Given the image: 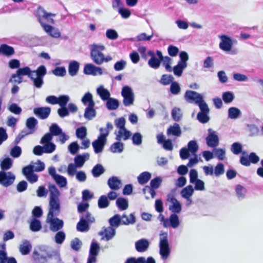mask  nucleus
<instances>
[{"label":"nucleus","instance_id":"55","mask_svg":"<svg viewBox=\"0 0 263 263\" xmlns=\"http://www.w3.org/2000/svg\"><path fill=\"white\" fill-rule=\"evenodd\" d=\"M143 136L141 133L137 132L134 133L132 137V140L133 144L135 145H140L142 143Z\"/></svg>","mask_w":263,"mask_h":263},{"label":"nucleus","instance_id":"18","mask_svg":"<svg viewBox=\"0 0 263 263\" xmlns=\"http://www.w3.org/2000/svg\"><path fill=\"white\" fill-rule=\"evenodd\" d=\"M51 112V108L49 107H39L33 109L34 114L42 120L48 118Z\"/></svg>","mask_w":263,"mask_h":263},{"label":"nucleus","instance_id":"58","mask_svg":"<svg viewBox=\"0 0 263 263\" xmlns=\"http://www.w3.org/2000/svg\"><path fill=\"white\" fill-rule=\"evenodd\" d=\"M96 116V111L95 109H85L84 117L87 120H91Z\"/></svg>","mask_w":263,"mask_h":263},{"label":"nucleus","instance_id":"1","mask_svg":"<svg viewBox=\"0 0 263 263\" xmlns=\"http://www.w3.org/2000/svg\"><path fill=\"white\" fill-rule=\"evenodd\" d=\"M37 13L39 16L38 20L40 23L42 27L43 28L44 31L47 32L50 36L54 38H59L61 36V32L57 28L53 26L46 24L42 22L41 17L47 20L49 23H54V20L53 18H49L50 16H55V14L47 12L43 8L39 7Z\"/></svg>","mask_w":263,"mask_h":263},{"label":"nucleus","instance_id":"38","mask_svg":"<svg viewBox=\"0 0 263 263\" xmlns=\"http://www.w3.org/2000/svg\"><path fill=\"white\" fill-rule=\"evenodd\" d=\"M194 191V189L193 186L189 185L181 190L180 194L183 198H189L193 195Z\"/></svg>","mask_w":263,"mask_h":263},{"label":"nucleus","instance_id":"12","mask_svg":"<svg viewBox=\"0 0 263 263\" xmlns=\"http://www.w3.org/2000/svg\"><path fill=\"white\" fill-rule=\"evenodd\" d=\"M184 97L187 102L196 104L199 103L203 99V96L201 94L193 90H186Z\"/></svg>","mask_w":263,"mask_h":263},{"label":"nucleus","instance_id":"8","mask_svg":"<svg viewBox=\"0 0 263 263\" xmlns=\"http://www.w3.org/2000/svg\"><path fill=\"white\" fill-rule=\"evenodd\" d=\"M48 173L60 187H64L67 185V179L62 175L57 174L54 166H51L48 168Z\"/></svg>","mask_w":263,"mask_h":263},{"label":"nucleus","instance_id":"32","mask_svg":"<svg viewBox=\"0 0 263 263\" xmlns=\"http://www.w3.org/2000/svg\"><path fill=\"white\" fill-rule=\"evenodd\" d=\"M180 224L179 217L176 214H172L167 219V227H171L173 229L177 228Z\"/></svg>","mask_w":263,"mask_h":263},{"label":"nucleus","instance_id":"39","mask_svg":"<svg viewBox=\"0 0 263 263\" xmlns=\"http://www.w3.org/2000/svg\"><path fill=\"white\" fill-rule=\"evenodd\" d=\"M121 217V224L124 225H128L134 224L136 222V217L133 214L129 215V217L125 214H123Z\"/></svg>","mask_w":263,"mask_h":263},{"label":"nucleus","instance_id":"35","mask_svg":"<svg viewBox=\"0 0 263 263\" xmlns=\"http://www.w3.org/2000/svg\"><path fill=\"white\" fill-rule=\"evenodd\" d=\"M228 118L231 119H236L240 117L241 115L239 109L235 107H231L228 109Z\"/></svg>","mask_w":263,"mask_h":263},{"label":"nucleus","instance_id":"60","mask_svg":"<svg viewBox=\"0 0 263 263\" xmlns=\"http://www.w3.org/2000/svg\"><path fill=\"white\" fill-rule=\"evenodd\" d=\"M231 150L235 155H239L242 150V146L239 142H234L231 145Z\"/></svg>","mask_w":263,"mask_h":263},{"label":"nucleus","instance_id":"40","mask_svg":"<svg viewBox=\"0 0 263 263\" xmlns=\"http://www.w3.org/2000/svg\"><path fill=\"white\" fill-rule=\"evenodd\" d=\"M105 172V169L100 164H97L93 166L91 173L94 177H98Z\"/></svg>","mask_w":263,"mask_h":263},{"label":"nucleus","instance_id":"50","mask_svg":"<svg viewBox=\"0 0 263 263\" xmlns=\"http://www.w3.org/2000/svg\"><path fill=\"white\" fill-rule=\"evenodd\" d=\"M173 119L176 122H179L182 117L181 110L179 108L174 107L171 112Z\"/></svg>","mask_w":263,"mask_h":263},{"label":"nucleus","instance_id":"33","mask_svg":"<svg viewBox=\"0 0 263 263\" xmlns=\"http://www.w3.org/2000/svg\"><path fill=\"white\" fill-rule=\"evenodd\" d=\"M151 177L152 175L149 172H143L138 176L137 180L140 184L143 185L147 183Z\"/></svg>","mask_w":263,"mask_h":263},{"label":"nucleus","instance_id":"3","mask_svg":"<svg viewBox=\"0 0 263 263\" xmlns=\"http://www.w3.org/2000/svg\"><path fill=\"white\" fill-rule=\"evenodd\" d=\"M105 47L101 45L92 44L90 46V55L92 61L96 64L101 65L103 64L104 54L102 51Z\"/></svg>","mask_w":263,"mask_h":263},{"label":"nucleus","instance_id":"26","mask_svg":"<svg viewBox=\"0 0 263 263\" xmlns=\"http://www.w3.org/2000/svg\"><path fill=\"white\" fill-rule=\"evenodd\" d=\"M48 189L50 192V200H60L59 197L60 192L56 185L53 184H49Z\"/></svg>","mask_w":263,"mask_h":263},{"label":"nucleus","instance_id":"43","mask_svg":"<svg viewBox=\"0 0 263 263\" xmlns=\"http://www.w3.org/2000/svg\"><path fill=\"white\" fill-rule=\"evenodd\" d=\"M13 161L9 158H5L1 163V171H5L9 170L12 166Z\"/></svg>","mask_w":263,"mask_h":263},{"label":"nucleus","instance_id":"59","mask_svg":"<svg viewBox=\"0 0 263 263\" xmlns=\"http://www.w3.org/2000/svg\"><path fill=\"white\" fill-rule=\"evenodd\" d=\"M170 90L171 93L174 95L179 94L181 91V88L179 83L175 81L172 82L170 86Z\"/></svg>","mask_w":263,"mask_h":263},{"label":"nucleus","instance_id":"22","mask_svg":"<svg viewBox=\"0 0 263 263\" xmlns=\"http://www.w3.org/2000/svg\"><path fill=\"white\" fill-rule=\"evenodd\" d=\"M107 184L111 190L117 191L121 187L122 182L117 177L112 176L108 179Z\"/></svg>","mask_w":263,"mask_h":263},{"label":"nucleus","instance_id":"31","mask_svg":"<svg viewBox=\"0 0 263 263\" xmlns=\"http://www.w3.org/2000/svg\"><path fill=\"white\" fill-rule=\"evenodd\" d=\"M120 103L118 99L110 97L106 101V107L109 110H116L119 106Z\"/></svg>","mask_w":263,"mask_h":263},{"label":"nucleus","instance_id":"37","mask_svg":"<svg viewBox=\"0 0 263 263\" xmlns=\"http://www.w3.org/2000/svg\"><path fill=\"white\" fill-rule=\"evenodd\" d=\"M120 141L114 142L110 147V151L113 153H121L124 150V144Z\"/></svg>","mask_w":263,"mask_h":263},{"label":"nucleus","instance_id":"41","mask_svg":"<svg viewBox=\"0 0 263 263\" xmlns=\"http://www.w3.org/2000/svg\"><path fill=\"white\" fill-rule=\"evenodd\" d=\"M116 205L120 210H125L128 206V200L124 198H118L116 200Z\"/></svg>","mask_w":263,"mask_h":263},{"label":"nucleus","instance_id":"16","mask_svg":"<svg viewBox=\"0 0 263 263\" xmlns=\"http://www.w3.org/2000/svg\"><path fill=\"white\" fill-rule=\"evenodd\" d=\"M209 134L206 137V144L211 147H215L219 144V138L216 132L211 128L208 129Z\"/></svg>","mask_w":263,"mask_h":263},{"label":"nucleus","instance_id":"30","mask_svg":"<svg viewBox=\"0 0 263 263\" xmlns=\"http://www.w3.org/2000/svg\"><path fill=\"white\" fill-rule=\"evenodd\" d=\"M80 68V64L76 61H71L68 65V73L69 74L73 77L77 74Z\"/></svg>","mask_w":263,"mask_h":263},{"label":"nucleus","instance_id":"10","mask_svg":"<svg viewBox=\"0 0 263 263\" xmlns=\"http://www.w3.org/2000/svg\"><path fill=\"white\" fill-rule=\"evenodd\" d=\"M106 133L105 135H99L97 139L93 141L92 143V146L96 154L101 153L107 141Z\"/></svg>","mask_w":263,"mask_h":263},{"label":"nucleus","instance_id":"49","mask_svg":"<svg viewBox=\"0 0 263 263\" xmlns=\"http://www.w3.org/2000/svg\"><path fill=\"white\" fill-rule=\"evenodd\" d=\"M35 76L43 78L47 73V69L44 65L40 66L36 70L32 71Z\"/></svg>","mask_w":263,"mask_h":263},{"label":"nucleus","instance_id":"44","mask_svg":"<svg viewBox=\"0 0 263 263\" xmlns=\"http://www.w3.org/2000/svg\"><path fill=\"white\" fill-rule=\"evenodd\" d=\"M30 79L32 81L33 84L35 87L37 88H42L44 84L43 78L36 77L34 74L32 73Z\"/></svg>","mask_w":263,"mask_h":263},{"label":"nucleus","instance_id":"23","mask_svg":"<svg viewBox=\"0 0 263 263\" xmlns=\"http://www.w3.org/2000/svg\"><path fill=\"white\" fill-rule=\"evenodd\" d=\"M149 243L146 239L142 238L135 242V248L138 252H144L148 248Z\"/></svg>","mask_w":263,"mask_h":263},{"label":"nucleus","instance_id":"2","mask_svg":"<svg viewBox=\"0 0 263 263\" xmlns=\"http://www.w3.org/2000/svg\"><path fill=\"white\" fill-rule=\"evenodd\" d=\"M220 42L219 45L220 49L231 54H236L238 51L236 48H233V45L236 42V40H233L226 35H221L219 36Z\"/></svg>","mask_w":263,"mask_h":263},{"label":"nucleus","instance_id":"51","mask_svg":"<svg viewBox=\"0 0 263 263\" xmlns=\"http://www.w3.org/2000/svg\"><path fill=\"white\" fill-rule=\"evenodd\" d=\"M89 224L87 221L80 219L77 224V230L81 232H86L89 230Z\"/></svg>","mask_w":263,"mask_h":263},{"label":"nucleus","instance_id":"63","mask_svg":"<svg viewBox=\"0 0 263 263\" xmlns=\"http://www.w3.org/2000/svg\"><path fill=\"white\" fill-rule=\"evenodd\" d=\"M58 104L61 107L66 106L70 98L68 95H61L58 98Z\"/></svg>","mask_w":263,"mask_h":263},{"label":"nucleus","instance_id":"4","mask_svg":"<svg viewBox=\"0 0 263 263\" xmlns=\"http://www.w3.org/2000/svg\"><path fill=\"white\" fill-rule=\"evenodd\" d=\"M160 235L159 253L161 255V258L163 260H165L168 258L171 253V249L167 239V233L166 232H162Z\"/></svg>","mask_w":263,"mask_h":263},{"label":"nucleus","instance_id":"57","mask_svg":"<svg viewBox=\"0 0 263 263\" xmlns=\"http://www.w3.org/2000/svg\"><path fill=\"white\" fill-rule=\"evenodd\" d=\"M174 77L170 74H163L162 76L160 83L163 85L171 84L174 81Z\"/></svg>","mask_w":263,"mask_h":263},{"label":"nucleus","instance_id":"53","mask_svg":"<svg viewBox=\"0 0 263 263\" xmlns=\"http://www.w3.org/2000/svg\"><path fill=\"white\" fill-rule=\"evenodd\" d=\"M76 135L78 138L84 139L87 136V128L85 126H81L76 129Z\"/></svg>","mask_w":263,"mask_h":263},{"label":"nucleus","instance_id":"54","mask_svg":"<svg viewBox=\"0 0 263 263\" xmlns=\"http://www.w3.org/2000/svg\"><path fill=\"white\" fill-rule=\"evenodd\" d=\"M49 133L52 134V136H57L62 133V129L56 123H53L49 127Z\"/></svg>","mask_w":263,"mask_h":263},{"label":"nucleus","instance_id":"5","mask_svg":"<svg viewBox=\"0 0 263 263\" xmlns=\"http://www.w3.org/2000/svg\"><path fill=\"white\" fill-rule=\"evenodd\" d=\"M51 256L48 251V247L45 246L39 247V251L34 250L33 253V257L38 263H46L47 259Z\"/></svg>","mask_w":263,"mask_h":263},{"label":"nucleus","instance_id":"6","mask_svg":"<svg viewBox=\"0 0 263 263\" xmlns=\"http://www.w3.org/2000/svg\"><path fill=\"white\" fill-rule=\"evenodd\" d=\"M121 93L123 98V104L125 106H129L133 105L135 100V95L130 87L127 85L123 86Z\"/></svg>","mask_w":263,"mask_h":263},{"label":"nucleus","instance_id":"47","mask_svg":"<svg viewBox=\"0 0 263 263\" xmlns=\"http://www.w3.org/2000/svg\"><path fill=\"white\" fill-rule=\"evenodd\" d=\"M198 148V145L195 140H191L188 142L187 149L192 155H196Z\"/></svg>","mask_w":263,"mask_h":263},{"label":"nucleus","instance_id":"9","mask_svg":"<svg viewBox=\"0 0 263 263\" xmlns=\"http://www.w3.org/2000/svg\"><path fill=\"white\" fill-rule=\"evenodd\" d=\"M15 179V175L11 172L0 171V184L4 187L12 185Z\"/></svg>","mask_w":263,"mask_h":263},{"label":"nucleus","instance_id":"13","mask_svg":"<svg viewBox=\"0 0 263 263\" xmlns=\"http://www.w3.org/2000/svg\"><path fill=\"white\" fill-rule=\"evenodd\" d=\"M83 72L86 75L93 76H101L103 73L102 68L90 63L85 65Z\"/></svg>","mask_w":263,"mask_h":263},{"label":"nucleus","instance_id":"21","mask_svg":"<svg viewBox=\"0 0 263 263\" xmlns=\"http://www.w3.org/2000/svg\"><path fill=\"white\" fill-rule=\"evenodd\" d=\"M125 263H156L155 259L151 256L148 257L146 258L144 257H139L135 258L131 257L128 258Z\"/></svg>","mask_w":263,"mask_h":263},{"label":"nucleus","instance_id":"42","mask_svg":"<svg viewBox=\"0 0 263 263\" xmlns=\"http://www.w3.org/2000/svg\"><path fill=\"white\" fill-rule=\"evenodd\" d=\"M42 228L40 220L36 218H33L30 223V229L33 232H38Z\"/></svg>","mask_w":263,"mask_h":263},{"label":"nucleus","instance_id":"46","mask_svg":"<svg viewBox=\"0 0 263 263\" xmlns=\"http://www.w3.org/2000/svg\"><path fill=\"white\" fill-rule=\"evenodd\" d=\"M28 166L32 167L33 172H40L43 171L45 169V164L40 160H37L36 162L31 163Z\"/></svg>","mask_w":263,"mask_h":263},{"label":"nucleus","instance_id":"27","mask_svg":"<svg viewBox=\"0 0 263 263\" xmlns=\"http://www.w3.org/2000/svg\"><path fill=\"white\" fill-rule=\"evenodd\" d=\"M97 93L103 101H106L110 98V92L105 88L103 85H101L97 88Z\"/></svg>","mask_w":263,"mask_h":263},{"label":"nucleus","instance_id":"36","mask_svg":"<svg viewBox=\"0 0 263 263\" xmlns=\"http://www.w3.org/2000/svg\"><path fill=\"white\" fill-rule=\"evenodd\" d=\"M110 227L113 228H117L121 224V217L119 214H116L110 218L108 220Z\"/></svg>","mask_w":263,"mask_h":263},{"label":"nucleus","instance_id":"52","mask_svg":"<svg viewBox=\"0 0 263 263\" xmlns=\"http://www.w3.org/2000/svg\"><path fill=\"white\" fill-rule=\"evenodd\" d=\"M8 109L15 115H20L22 111L21 107L15 103L9 104L8 106Z\"/></svg>","mask_w":263,"mask_h":263},{"label":"nucleus","instance_id":"45","mask_svg":"<svg viewBox=\"0 0 263 263\" xmlns=\"http://www.w3.org/2000/svg\"><path fill=\"white\" fill-rule=\"evenodd\" d=\"M187 67L183 63L178 62L177 64L172 69L174 74L178 77H180L183 72V70Z\"/></svg>","mask_w":263,"mask_h":263},{"label":"nucleus","instance_id":"14","mask_svg":"<svg viewBox=\"0 0 263 263\" xmlns=\"http://www.w3.org/2000/svg\"><path fill=\"white\" fill-rule=\"evenodd\" d=\"M99 250L100 246L99 243L93 240L90 245L87 263H95L96 262V256L98 255Z\"/></svg>","mask_w":263,"mask_h":263},{"label":"nucleus","instance_id":"48","mask_svg":"<svg viewBox=\"0 0 263 263\" xmlns=\"http://www.w3.org/2000/svg\"><path fill=\"white\" fill-rule=\"evenodd\" d=\"M235 191L237 197L239 200H242L245 198L247 192L245 187L239 184L237 185L235 187Z\"/></svg>","mask_w":263,"mask_h":263},{"label":"nucleus","instance_id":"25","mask_svg":"<svg viewBox=\"0 0 263 263\" xmlns=\"http://www.w3.org/2000/svg\"><path fill=\"white\" fill-rule=\"evenodd\" d=\"M166 133L168 136H174L180 137L181 135V130L178 124L174 123L167 128Z\"/></svg>","mask_w":263,"mask_h":263},{"label":"nucleus","instance_id":"34","mask_svg":"<svg viewBox=\"0 0 263 263\" xmlns=\"http://www.w3.org/2000/svg\"><path fill=\"white\" fill-rule=\"evenodd\" d=\"M37 123V120L34 117H30L27 119L26 125L28 130H30V133H33L35 131V127Z\"/></svg>","mask_w":263,"mask_h":263},{"label":"nucleus","instance_id":"29","mask_svg":"<svg viewBox=\"0 0 263 263\" xmlns=\"http://www.w3.org/2000/svg\"><path fill=\"white\" fill-rule=\"evenodd\" d=\"M0 48L1 53L7 57H10L15 53L14 48L6 44L1 45Z\"/></svg>","mask_w":263,"mask_h":263},{"label":"nucleus","instance_id":"24","mask_svg":"<svg viewBox=\"0 0 263 263\" xmlns=\"http://www.w3.org/2000/svg\"><path fill=\"white\" fill-rule=\"evenodd\" d=\"M115 134L117 141H121L122 139L124 141L127 140L132 136V133L126 128L119 130L118 132L116 131Z\"/></svg>","mask_w":263,"mask_h":263},{"label":"nucleus","instance_id":"17","mask_svg":"<svg viewBox=\"0 0 263 263\" xmlns=\"http://www.w3.org/2000/svg\"><path fill=\"white\" fill-rule=\"evenodd\" d=\"M33 172L31 166H26L22 170L23 175L31 183H34L38 180V176Z\"/></svg>","mask_w":263,"mask_h":263},{"label":"nucleus","instance_id":"62","mask_svg":"<svg viewBox=\"0 0 263 263\" xmlns=\"http://www.w3.org/2000/svg\"><path fill=\"white\" fill-rule=\"evenodd\" d=\"M222 98L224 103H230L233 101L234 96L232 92L227 91L222 93Z\"/></svg>","mask_w":263,"mask_h":263},{"label":"nucleus","instance_id":"11","mask_svg":"<svg viewBox=\"0 0 263 263\" xmlns=\"http://www.w3.org/2000/svg\"><path fill=\"white\" fill-rule=\"evenodd\" d=\"M55 217H47L46 219V222L50 224V230L52 232H58L64 226L63 221Z\"/></svg>","mask_w":263,"mask_h":263},{"label":"nucleus","instance_id":"28","mask_svg":"<svg viewBox=\"0 0 263 263\" xmlns=\"http://www.w3.org/2000/svg\"><path fill=\"white\" fill-rule=\"evenodd\" d=\"M32 249V245L29 241L24 240L19 246V251L22 255L28 254Z\"/></svg>","mask_w":263,"mask_h":263},{"label":"nucleus","instance_id":"56","mask_svg":"<svg viewBox=\"0 0 263 263\" xmlns=\"http://www.w3.org/2000/svg\"><path fill=\"white\" fill-rule=\"evenodd\" d=\"M98 206L100 209L107 208L109 204L107 197L105 195H102L98 199Z\"/></svg>","mask_w":263,"mask_h":263},{"label":"nucleus","instance_id":"61","mask_svg":"<svg viewBox=\"0 0 263 263\" xmlns=\"http://www.w3.org/2000/svg\"><path fill=\"white\" fill-rule=\"evenodd\" d=\"M65 233L63 231H58L54 236L55 242L57 244H62L65 239Z\"/></svg>","mask_w":263,"mask_h":263},{"label":"nucleus","instance_id":"19","mask_svg":"<svg viewBox=\"0 0 263 263\" xmlns=\"http://www.w3.org/2000/svg\"><path fill=\"white\" fill-rule=\"evenodd\" d=\"M60 213V200H50L47 217L58 216Z\"/></svg>","mask_w":263,"mask_h":263},{"label":"nucleus","instance_id":"64","mask_svg":"<svg viewBox=\"0 0 263 263\" xmlns=\"http://www.w3.org/2000/svg\"><path fill=\"white\" fill-rule=\"evenodd\" d=\"M162 180L160 177H156L151 180L150 182V187L153 189H157L160 186Z\"/></svg>","mask_w":263,"mask_h":263},{"label":"nucleus","instance_id":"15","mask_svg":"<svg viewBox=\"0 0 263 263\" xmlns=\"http://www.w3.org/2000/svg\"><path fill=\"white\" fill-rule=\"evenodd\" d=\"M167 201L172 203V205L169 206V210L173 213H179L181 211V205L180 202L171 194L167 195Z\"/></svg>","mask_w":263,"mask_h":263},{"label":"nucleus","instance_id":"20","mask_svg":"<svg viewBox=\"0 0 263 263\" xmlns=\"http://www.w3.org/2000/svg\"><path fill=\"white\" fill-rule=\"evenodd\" d=\"M116 233V229L109 226L107 228L103 227L102 231L99 232V235L100 236L104 235L102 239L109 241L114 237Z\"/></svg>","mask_w":263,"mask_h":263},{"label":"nucleus","instance_id":"7","mask_svg":"<svg viewBox=\"0 0 263 263\" xmlns=\"http://www.w3.org/2000/svg\"><path fill=\"white\" fill-rule=\"evenodd\" d=\"M32 74V70L29 67H24L23 68H18L15 73L12 75L10 82H14L18 84L22 82L21 76H27L29 78Z\"/></svg>","mask_w":263,"mask_h":263}]
</instances>
